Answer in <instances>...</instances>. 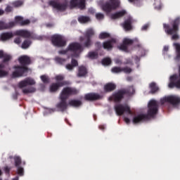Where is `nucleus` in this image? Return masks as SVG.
<instances>
[{"instance_id": "4be33fe9", "label": "nucleus", "mask_w": 180, "mask_h": 180, "mask_svg": "<svg viewBox=\"0 0 180 180\" xmlns=\"http://www.w3.org/2000/svg\"><path fill=\"white\" fill-rule=\"evenodd\" d=\"M173 46L175 49L176 56L174 58V61L176 63H179L180 61V44L179 43H174Z\"/></svg>"}, {"instance_id": "e2e57ef3", "label": "nucleus", "mask_w": 180, "mask_h": 180, "mask_svg": "<svg viewBox=\"0 0 180 180\" xmlns=\"http://www.w3.org/2000/svg\"><path fill=\"white\" fill-rule=\"evenodd\" d=\"M4 13H5V11L0 8V16H2V15H4Z\"/></svg>"}, {"instance_id": "09e8293b", "label": "nucleus", "mask_w": 180, "mask_h": 180, "mask_svg": "<svg viewBox=\"0 0 180 180\" xmlns=\"http://www.w3.org/2000/svg\"><path fill=\"white\" fill-rule=\"evenodd\" d=\"M71 65L73 66V68L78 67V61H77L75 59H72Z\"/></svg>"}, {"instance_id": "0e129e2a", "label": "nucleus", "mask_w": 180, "mask_h": 180, "mask_svg": "<svg viewBox=\"0 0 180 180\" xmlns=\"http://www.w3.org/2000/svg\"><path fill=\"white\" fill-rule=\"evenodd\" d=\"M4 57V51H0V58H2Z\"/></svg>"}, {"instance_id": "c03bdc74", "label": "nucleus", "mask_w": 180, "mask_h": 180, "mask_svg": "<svg viewBox=\"0 0 180 180\" xmlns=\"http://www.w3.org/2000/svg\"><path fill=\"white\" fill-rule=\"evenodd\" d=\"M12 5L14 8H19V6H22L23 5V1L20 0L15 1L12 3Z\"/></svg>"}, {"instance_id": "20e7f679", "label": "nucleus", "mask_w": 180, "mask_h": 180, "mask_svg": "<svg viewBox=\"0 0 180 180\" xmlns=\"http://www.w3.org/2000/svg\"><path fill=\"white\" fill-rule=\"evenodd\" d=\"M179 17L172 20L169 24H163V29L165 32L166 34H167V36H172V40H179V34H178V32H179Z\"/></svg>"}, {"instance_id": "49530a36", "label": "nucleus", "mask_w": 180, "mask_h": 180, "mask_svg": "<svg viewBox=\"0 0 180 180\" xmlns=\"http://www.w3.org/2000/svg\"><path fill=\"white\" fill-rule=\"evenodd\" d=\"M132 71L133 70L129 67L122 68V72H124L125 74H130Z\"/></svg>"}, {"instance_id": "58836bf2", "label": "nucleus", "mask_w": 180, "mask_h": 180, "mask_svg": "<svg viewBox=\"0 0 180 180\" xmlns=\"http://www.w3.org/2000/svg\"><path fill=\"white\" fill-rule=\"evenodd\" d=\"M112 72L114 74H119L120 72H122V68L120 67H114L111 70Z\"/></svg>"}, {"instance_id": "69168bd1", "label": "nucleus", "mask_w": 180, "mask_h": 180, "mask_svg": "<svg viewBox=\"0 0 180 180\" xmlns=\"http://www.w3.org/2000/svg\"><path fill=\"white\" fill-rule=\"evenodd\" d=\"M132 79H133V77H128L127 78V81H132Z\"/></svg>"}, {"instance_id": "2f4dec72", "label": "nucleus", "mask_w": 180, "mask_h": 180, "mask_svg": "<svg viewBox=\"0 0 180 180\" xmlns=\"http://www.w3.org/2000/svg\"><path fill=\"white\" fill-rule=\"evenodd\" d=\"M31 44H32V41L29 39H25L22 42L21 45V48H22L24 50H26V49H29V47H30Z\"/></svg>"}, {"instance_id": "9d476101", "label": "nucleus", "mask_w": 180, "mask_h": 180, "mask_svg": "<svg viewBox=\"0 0 180 180\" xmlns=\"http://www.w3.org/2000/svg\"><path fill=\"white\" fill-rule=\"evenodd\" d=\"M115 110L117 116H122L124 113H128L129 115H133L130 107L127 105L118 104L115 106Z\"/></svg>"}, {"instance_id": "864d4df0", "label": "nucleus", "mask_w": 180, "mask_h": 180, "mask_svg": "<svg viewBox=\"0 0 180 180\" xmlns=\"http://www.w3.org/2000/svg\"><path fill=\"white\" fill-rule=\"evenodd\" d=\"M70 50H68V48H67L65 50H62L59 51V54H67Z\"/></svg>"}, {"instance_id": "bb28decb", "label": "nucleus", "mask_w": 180, "mask_h": 180, "mask_svg": "<svg viewBox=\"0 0 180 180\" xmlns=\"http://www.w3.org/2000/svg\"><path fill=\"white\" fill-rule=\"evenodd\" d=\"M126 15V11L122 10L111 15V19H119Z\"/></svg>"}, {"instance_id": "1a4fd4ad", "label": "nucleus", "mask_w": 180, "mask_h": 180, "mask_svg": "<svg viewBox=\"0 0 180 180\" xmlns=\"http://www.w3.org/2000/svg\"><path fill=\"white\" fill-rule=\"evenodd\" d=\"M2 58V63H0V78H4L8 75V71L4 70V68H5V64H9V61L12 60V56L11 55L3 53Z\"/></svg>"}, {"instance_id": "7c9ffc66", "label": "nucleus", "mask_w": 180, "mask_h": 180, "mask_svg": "<svg viewBox=\"0 0 180 180\" xmlns=\"http://www.w3.org/2000/svg\"><path fill=\"white\" fill-rule=\"evenodd\" d=\"M149 86L150 88V94H155V92H158V90L160 89L157 86V84H155V82H151Z\"/></svg>"}, {"instance_id": "2eb2a0df", "label": "nucleus", "mask_w": 180, "mask_h": 180, "mask_svg": "<svg viewBox=\"0 0 180 180\" xmlns=\"http://www.w3.org/2000/svg\"><path fill=\"white\" fill-rule=\"evenodd\" d=\"M86 0H70L71 8H79V9H85Z\"/></svg>"}, {"instance_id": "f03ea898", "label": "nucleus", "mask_w": 180, "mask_h": 180, "mask_svg": "<svg viewBox=\"0 0 180 180\" xmlns=\"http://www.w3.org/2000/svg\"><path fill=\"white\" fill-rule=\"evenodd\" d=\"M18 62L20 64L13 67L14 71L12 72V78H20L22 77H27L29 72L28 65L32 64L30 57L24 55L18 58Z\"/></svg>"}, {"instance_id": "de8ad7c7", "label": "nucleus", "mask_w": 180, "mask_h": 180, "mask_svg": "<svg viewBox=\"0 0 180 180\" xmlns=\"http://www.w3.org/2000/svg\"><path fill=\"white\" fill-rule=\"evenodd\" d=\"M96 18L98 20H102V19H103V18H105V15H103V13H98L96 14Z\"/></svg>"}, {"instance_id": "72a5a7b5", "label": "nucleus", "mask_w": 180, "mask_h": 180, "mask_svg": "<svg viewBox=\"0 0 180 180\" xmlns=\"http://www.w3.org/2000/svg\"><path fill=\"white\" fill-rule=\"evenodd\" d=\"M98 52H95V51H90L89 52L87 57L89 58H91V60H95L96 58H98Z\"/></svg>"}, {"instance_id": "6e6552de", "label": "nucleus", "mask_w": 180, "mask_h": 180, "mask_svg": "<svg viewBox=\"0 0 180 180\" xmlns=\"http://www.w3.org/2000/svg\"><path fill=\"white\" fill-rule=\"evenodd\" d=\"M51 40L55 47H65L67 46V41L62 35L54 34L51 37Z\"/></svg>"}, {"instance_id": "f704fd0d", "label": "nucleus", "mask_w": 180, "mask_h": 180, "mask_svg": "<svg viewBox=\"0 0 180 180\" xmlns=\"http://www.w3.org/2000/svg\"><path fill=\"white\" fill-rule=\"evenodd\" d=\"M14 162H15V167H20V164H22V159L19 156H15L13 158Z\"/></svg>"}, {"instance_id": "603ef678", "label": "nucleus", "mask_w": 180, "mask_h": 180, "mask_svg": "<svg viewBox=\"0 0 180 180\" xmlns=\"http://www.w3.org/2000/svg\"><path fill=\"white\" fill-rule=\"evenodd\" d=\"M11 167L6 166L4 167V172H6V174H9V172H11Z\"/></svg>"}, {"instance_id": "c756f323", "label": "nucleus", "mask_w": 180, "mask_h": 180, "mask_svg": "<svg viewBox=\"0 0 180 180\" xmlns=\"http://www.w3.org/2000/svg\"><path fill=\"white\" fill-rule=\"evenodd\" d=\"M77 20L79 22V23H88V22H91V18L88 16L80 15L77 18Z\"/></svg>"}, {"instance_id": "13d9d810", "label": "nucleus", "mask_w": 180, "mask_h": 180, "mask_svg": "<svg viewBox=\"0 0 180 180\" xmlns=\"http://www.w3.org/2000/svg\"><path fill=\"white\" fill-rule=\"evenodd\" d=\"M147 29H148V24L144 25L141 27V30H143V31H146V30H147Z\"/></svg>"}, {"instance_id": "680f3d73", "label": "nucleus", "mask_w": 180, "mask_h": 180, "mask_svg": "<svg viewBox=\"0 0 180 180\" xmlns=\"http://www.w3.org/2000/svg\"><path fill=\"white\" fill-rule=\"evenodd\" d=\"M98 127H99L100 130H105L104 125H100Z\"/></svg>"}, {"instance_id": "c9c22d12", "label": "nucleus", "mask_w": 180, "mask_h": 180, "mask_svg": "<svg viewBox=\"0 0 180 180\" xmlns=\"http://www.w3.org/2000/svg\"><path fill=\"white\" fill-rule=\"evenodd\" d=\"M55 61L58 64H60V65H63V64H65V61H67V60H65V58H60V57H56L55 58Z\"/></svg>"}, {"instance_id": "aec40b11", "label": "nucleus", "mask_w": 180, "mask_h": 180, "mask_svg": "<svg viewBox=\"0 0 180 180\" xmlns=\"http://www.w3.org/2000/svg\"><path fill=\"white\" fill-rule=\"evenodd\" d=\"M116 43V39H112L103 43V47L105 50H112L113 44Z\"/></svg>"}, {"instance_id": "a18cd8bd", "label": "nucleus", "mask_w": 180, "mask_h": 180, "mask_svg": "<svg viewBox=\"0 0 180 180\" xmlns=\"http://www.w3.org/2000/svg\"><path fill=\"white\" fill-rule=\"evenodd\" d=\"M64 79L65 77L62 75H58L55 77V79L56 81H57V82H63L64 81Z\"/></svg>"}, {"instance_id": "393cba45", "label": "nucleus", "mask_w": 180, "mask_h": 180, "mask_svg": "<svg viewBox=\"0 0 180 180\" xmlns=\"http://www.w3.org/2000/svg\"><path fill=\"white\" fill-rule=\"evenodd\" d=\"M12 37H13V33L4 32L0 36V40H1V41H6V40H9V39H12Z\"/></svg>"}, {"instance_id": "412c9836", "label": "nucleus", "mask_w": 180, "mask_h": 180, "mask_svg": "<svg viewBox=\"0 0 180 180\" xmlns=\"http://www.w3.org/2000/svg\"><path fill=\"white\" fill-rule=\"evenodd\" d=\"M15 22L12 21L10 22H5L4 21H0V30H5L6 29H12L14 27Z\"/></svg>"}, {"instance_id": "4468645a", "label": "nucleus", "mask_w": 180, "mask_h": 180, "mask_svg": "<svg viewBox=\"0 0 180 180\" xmlns=\"http://www.w3.org/2000/svg\"><path fill=\"white\" fill-rule=\"evenodd\" d=\"M69 84L68 81L52 83L50 86V91L51 92H57L61 86H65V85H68Z\"/></svg>"}, {"instance_id": "a19ab883", "label": "nucleus", "mask_w": 180, "mask_h": 180, "mask_svg": "<svg viewBox=\"0 0 180 180\" xmlns=\"http://www.w3.org/2000/svg\"><path fill=\"white\" fill-rule=\"evenodd\" d=\"M117 47H118L119 50H121L122 51H125V52L129 51V47H127L126 46V44H124V42H122V44Z\"/></svg>"}, {"instance_id": "4c0bfd02", "label": "nucleus", "mask_w": 180, "mask_h": 180, "mask_svg": "<svg viewBox=\"0 0 180 180\" xmlns=\"http://www.w3.org/2000/svg\"><path fill=\"white\" fill-rule=\"evenodd\" d=\"M103 65H110L112 64V60L110 58H105L101 61Z\"/></svg>"}, {"instance_id": "c85d7f7f", "label": "nucleus", "mask_w": 180, "mask_h": 180, "mask_svg": "<svg viewBox=\"0 0 180 180\" xmlns=\"http://www.w3.org/2000/svg\"><path fill=\"white\" fill-rule=\"evenodd\" d=\"M134 41H139V39H130L129 38H124L122 43L126 45L127 47H129V46H131Z\"/></svg>"}, {"instance_id": "39448f33", "label": "nucleus", "mask_w": 180, "mask_h": 180, "mask_svg": "<svg viewBox=\"0 0 180 180\" xmlns=\"http://www.w3.org/2000/svg\"><path fill=\"white\" fill-rule=\"evenodd\" d=\"M120 5V1L119 0H109L102 5V9L106 13H109L112 12V11H115V9H117Z\"/></svg>"}, {"instance_id": "9b49d317", "label": "nucleus", "mask_w": 180, "mask_h": 180, "mask_svg": "<svg viewBox=\"0 0 180 180\" xmlns=\"http://www.w3.org/2000/svg\"><path fill=\"white\" fill-rule=\"evenodd\" d=\"M126 94H129V91H126V89H120L118 90L117 92L112 94V97H110V101H113L115 102H122L123 98Z\"/></svg>"}, {"instance_id": "4d7b16f0", "label": "nucleus", "mask_w": 180, "mask_h": 180, "mask_svg": "<svg viewBox=\"0 0 180 180\" xmlns=\"http://www.w3.org/2000/svg\"><path fill=\"white\" fill-rule=\"evenodd\" d=\"M95 46L96 47H97L98 49H101V47H102V44H101L100 41H97L95 43Z\"/></svg>"}, {"instance_id": "338daca9", "label": "nucleus", "mask_w": 180, "mask_h": 180, "mask_svg": "<svg viewBox=\"0 0 180 180\" xmlns=\"http://www.w3.org/2000/svg\"><path fill=\"white\" fill-rule=\"evenodd\" d=\"M89 12H90V13H94V10H92L91 8L89 10Z\"/></svg>"}, {"instance_id": "3c124183", "label": "nucleus", "mask_w": 180, "mask_h": 180, "mask_svg": "<svg viewBox=\"0 0 180 180\" xmlns=\"http://www.w3.org/2000/svg\"><path fill=\"white\" fill-rule=\"evenodd\" d=\"M65 68L69 70V71H72V70H74V66L71 64H68L66 65Z\"/></svg>"}, {"instance_id": "7ed1b4c3", "label": "nucleus", "mask_w": 180, "mask_h": 180, "mask_svg": "<svg viewBox=\"0 0 180 180\" xmlns=\"http://www.w3.org/2000/svg\"><path fill=\"white\" fill-rule=\"evenodd\" d=\"M158 113V102L155 100H150L148 104V114H139L133 118V123H140L150 120Z\"/></svg>"}, {"instance_id": "8fccbe9b", "label": "nucleus", "mask_w": 180, "mask_h": 180, "mask_svg": "<svg viewBox=\"0 0 180 180\" xmlns=\"http://www.w3.org/2000/svg\"><path fill=\"white\" fill-rule=\"evenodd\" d=\"M14 43L15 44H20L22 43V39H20V37H16L15 39H14Z\"/></svg>"}, {"instance_id": "f257e3e1", "label": "nucleus", "mask_w": 180, "mask_h": 180, "mask_svg": "<svg viewBox=\"0 0 180 180\" xmlns=\"http://www.w3.org/2000/svg\"><path fill=\"white\" fill-rule=\"evenodd\" d=\"M95 36V30L92 28H89L86 30L83 37H79V42H73L68 45V50L72 53V57H79V54H81L84 51V49H89L94 42L92 41L93 37Z\"/></svg>"}, {"instance_id": "dca6fc26", "label": "nucleus", "mask_w": 180, "mask_h": 180, "mask_svg": "<svg viewBox=\"0 0 180 180\" xmlns=\"http://www.w3.org/2000/svg\"><path fill=\"white\" fill-rule=\"evenodd\" d=\"M35 84L36 82L34 79L27 77L18 83V87L22 89V88H25V86H27V85H34Z\"/></svg>"}, {"instance_id": "5701e85b", "label": "nucleus", "mask_w": 180, "mask_h": 180, "mask_svg": "<svg viewBox=\"0 0 180 180\" xmlns=\"http://www.w3.org/2000/svg\"><path fill=\"white\" fill-rule=\"evenodd\" d=\"M131 23H132L131 18H128L124 20V23L122 24V27H124L126 32L132 30L133 26L131 25Z\"/></svg>"}, {"instance_id": "473e14b6", "label": "nucleus", "mask_w": 180, "mask_h": 180, "mask_svg": "<svg viewBox=\"0 0 180 180\" xmlns=\"http://www.w3.org/2000/svg\"><path fill=\"white\" fill-rule=\"evenodd\" d=\"M33 92H36V88L33 86L22 89V94H33Z\"/></svg>"}, {"instance_id": "052dcab7", "label": "nucleus", "mask_w": 180, "mask_h": 180, "mask_svg": "<svg viewBox=\"0 0 180 180\" xmlns=\"http://www.w3.org/2000/svg\"><path fill=\"white\" fill-rule=\"evenodd\" d=\"M169 50V46H164V49H163V51H168Z\"/></svg>"}, {"instance_id": "774afa93", "label": "nucleus", "mask_w": 180, "mask_h": 180, "mask_svg": "<svg viewBox=\"0 0 180 180\" xmlns=\"http://www.w3.org/2000/svg\"><path fill=\"white\" fill-rule=\"evenodd\" d=\"M13 180H19V176H15Z\"/></svg>"}, {"instance_id": "ea45409f", "label": "nucleus", "mask_w": 180, "mask_h": 180, "mask_svg": "<svg viewBox=\"0 0 180 180\" xmlns=\"http://www.w3.org/2000/svg\"><path fill=\"white\" fill-rule=\"evenodd\" d=\"M40 78L44 84H49L50 82V79L49 78V76H46V75H41Z\"/></svg>"}, {"instance_id": "79ce46f5", "label": "nucleus", "mask_w": 180, "mask_h": 180, "mask_svg": "<svg viewBox=\"0 0 180 180\" xmlns=\"http://www.w3.org/2000/svg\"><path fill=\"white\" fill-rule=\"evenodd\" d=\"M125 91H128L129 93H125V95H129V96L131 95H134V93L136 91L134 90V88L133 86H130L128 89H125Z\"/></svg>"}, {"instance_id": "37998d69", "label": "nucleus", "mask_w": 180, "mask_h": 180, "mask_svg": "<svg viewBox=\"0 0 180 180\" xmlns=\"http://www.w3.org/2000/svg\"><path fill=\"white\" fill-rule=\"evenodd\" d=\"M16 168H17V171H18V174L20 176H23V175H25V170H24L23 167L18 166V167H16Z\"/></svg>"}, {"instance_id": "b1692460", "label": "nucleus", "mask_w": 180, "mask_h": 180, "mask_svg": "<svg viewBox=\"0 0 180 180\" xmlns=\"http://www.w3.org/2000/svg\"><path fill=\"white\" fill-rule=\"evenodd\" d=\"M116 89V84L115 83L109 82L104 86L105 92H113Z\"/></svg>"}, {"instance_id": "5fc2aeb1", "label": "nucleus", "mask_w": 180, "mask_h": 180, "mask_svg": "<svg viewBox=\"0 0 180 180\" xmlns=\"http://www.w3.org/2000/svg\"><path fill=\"white\" fill-rule=\"evenodd\" d=\"M5 11H6V12H8V13L12 12V6H7L6 8V9H5Z\"/></svg>"}, {"instance_id": "423d86ee", "label": "nucleus", "mask_w": 180, "mask_h": 180, "mask_svg": "<svg viewBox=\"0 0 180 180\" xmlns=\"http://www.w3.org/2000/svg\"><path fill=\"white\" fill-rule=\"evenodd\" d=\"M160 102L162 105H164V103H170L174 108H176V106H179L180 105V97L175 95L165 96L160 100Z\"/></svg>"}, {"instance_id": "cd10ccee", "label": "nucleus", "mask_w": 180, "mask_h": 180, "mask_svg": "<svg viewBox=\"0 0 180 180\" xmlns=\"http://www.w3.org/2000/svg\"><path fill=\"white\" fill-rule=\"evenodd\" d=\"M81 105H82V101L79 100H70L68 103V105L73 108H79Z\"/></svg>"}, {"instance_id": "6e6d98bb", "label": "nucleus", "mask_w": 180, "mask_h": 180, "mask_svg": "<svg viewBox=\"0 0 180 180\" xmlns=\"http://www.w3.org/2000/svg\"><path fill=\"white\" fill-rule=\"evenodd\" d=\"M18 96H19V93L15 91V94H13V99H18Z\"/></svg>"}, {"instance_id": "f8f14e48", "label": "nucleus", "mask_w": 180, "mask_h": 180, "mask_svg": "<svg viewBox=\"0 0 180 180\" xmlns=\"http://www.w3.org/2000/svg\"><path fill=\"white\" fill-rule=\"evenodd\" d=\"M49 5L52 6L53 9H56L58 12H64L67 9V3H60L54 0L49 2Z\"/></svg>"}, {"instance_id": "f3484780", "label": "nucleus", "mask_w": 180, "mask_h": 180, "mask_svg": "<svg viewBox=\"0 0 180 180\" xmlns=\"http://www.w3.org/2000/svg\"><path fill=\"white\" fill-rule=\"evenodd\" d=\"M60 99V101L56 105L57 109H59L60 112H65V110H67L68 108V103H67V99L59 97Z\"/></svg>"}, {"instance_id": "ddd939ff", "label": "nucleus", "mask_w": 180, "mask_h": 180, "mask_svg": "<svg viewBox=\"0 0 180 180\" xmlns=\"http://www.w3.org/2000/svg\"><path fill=\"white\" fill-rule=\"evenodd\" d=\"M14 36H20V37H24V39H38L34 35H32V33L26 30H16L14 32Z\"/></svg>"}, {"instance_id": "e433bc0d", "label": "nucleus", "mask_w": 180, "mask_h": 180, "mask_svg": "<svg viewBox=\"0 0 180 180\" xmlns=\"http://www.w3.org/2000/svg\"><path fill=\"white\" fill-rule=\"evenodd\" d=\"M109 37H110V34L108 32H101L98 36V39L101 40H103V39H109Z\"/></svg>"}, {"instance_id": "a878e982", "label": "nucleus", "mask_w": 180, "mask_h": 180, "mask_svg": "<svg viewBox=\"0 0 180 180\" xmlns=\"http://www.w3.org/2000/svg\"><path fill=\"white\" fill-rule=\"evenodd\" d=\"M86 74H88V70L85 66L79 67L77 77H85Z\"/></svg>"}, {"instance_id": "bf43d9fd", "label": "nucleus", "mask_w": 180, "mask_h": 180, "mask_svg": "<svg viewBox=\"0 0 180 180\" xmlns=\"http://www.w3.org/2000/svg\"><path fill=\"white\" fill-rule=\"evenodd\" d=\"M124 120L125 122V123H127V124H129L130 123V119L125 117L124 118Z\"/></svg>"}, {"instance_id": "6ab92c4d", "label": "nucleus", "mask_w": 180, "mask_h": 180, "mask_svg": "<svg viewBox=\"0 0 180 180\" xmlns=\"http://www.w3.org/2000/svg\"><path fill=\"white\" fill-rule=\"evenodd\" d=\"M102 97L96 93H89L84 96L85 101H99Z\"/></svg>"}, {"instance_id": "a211bd4d", "label": "nucleus", "mask_w": 180, "mask_h": 180, "mask_svg": "<svg viewBox=\"0 0 180 180\" xmlns=\"http://www.w3.org/2000/svg\"><path fill=\"white\" fill-rule=\"evenodd\" d=\"M15 25H19L20 26H29L30 25V20H23L22 16H15Z\"/></svg>"}, {"instance_id": "0eeeda50", "label": "nucleus", "mask_w": 180, "mask_h": 180, "mask_svg": "<svg viewBox=\"0 0 180 180\" xmlns=\"http://www.w3.org/2000/svg\"><path fill=\"white\" fill-rule=\"evenodd\" d=\"M78 94H79V90L75 87L67 86L63 89L60 94V98H63L67 100L70 96L72 95H78Z\"/></svg>"}]
</instances>
